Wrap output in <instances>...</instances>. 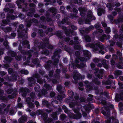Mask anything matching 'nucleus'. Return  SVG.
Returning <instances> with one entry per match:
<instances>
[{
    "label": "nucleus",
    "mask_w": 123,
    "mask_h": 123,
    "mask_svg": "<svg viewBox=\"0 0 123 123\" xmlns=\"http://www.w3.org/2000/svg\"><path fill=\"white\" fill-rule=\"evenodd\" d=\"M28 31V28H26L25 29L23 24H20L17 30L18 33V37L22 38L23 40L27 39L28 38L27 33Z\"/></svg>",
    "instance_id": "nucleus-1"
},
{
    "label": "nucleus",
    "mask_w": 123,
    "mask_h": 123,
    "mask_svg": "<svg viewBox=\"0 0 123 123\" xmlns=\"http://www.w3.org/2000/svg\"><path fill=\"white\" fill-rule=\"evenodd\" d=\"M86 46L87 47H90L92 49L94 52L98 50V48L100 49L103 48V45L99 42H95L94 43H88L86 44Z\"/></svg>",
    "instance_id": "nucleus-2"
},
{
    "label": "nucleus",
    "mask_w": 123,
    "mask_h": 123,
    "mask_svg": "<svg viewBox=\"0 0 123 123\" xmlns=\"http://www.w3.org/2000/svg\"><path fill=\"white\" fill-rule=\"evenodd\" d=\"M113 106L112 105H106L101 108V112L105 116H108L110 114V109H112Z\"/></svg>",
    "instance_id": "nucleus-3"
},
{
    "label": "nucleus",
    "mask_w": 123,
    "mask_h": 123,
    "mask_svg": "<svg viewBox=\"0 0 123 123\" xmlns=\"http://www.w3.org/2000/svg\"><path fill=\"white\" fill-rule=\"evenodd\" d=\"M10 106V105H8L4 109V111L7 112H8V114L11 115L14 114L15 111L13 108H11L9 110V109Z\"/></svg>",
    "instance_id": "nucleus-4"
},
{
    "label": "nucleus",
    "mask_w": 123,
    "mask_h": 123,
    "mask_svg": "<svg viewBox=\"0 0 123 123\" xmlns=\"http://www.w3.org/2000/svg\"><path fill=\"white\" fill-rule=\"evenodd\" d=\"M20 90L22 93V96L24 97L25 96L27 93H29L30 92V91L29 89L26 88L22 87L20 88Z\"/></svg>",
    "instance_id": "nucleus-5"
},
{
    "label": "nucleus",
    "mask_w": 123,
    "mask_h": 123,
    "mask_svg": "<svg viewBox=\"0 0 123 123\" xmlns=\"http://www.w3.org/2000/svg\"><path fill=\"white\" fill-rule=\"evenodd\" d=\"M73 79L75 80L74 81L75 84H76L77 82V80L80 79L81 76L80 74L76 71L74 73Z\"/></svg>",
    "instance_id": "nucleus-6"
},
{
    "label": "nucleus",
    "mask_w": 123,
    "mask_h": 123,
    "mask_svg": "<svg viewBox=\"0 0 123 123\" xmlns=\"http://www.w3.org/2000/svg\"><path fill=\"white\" fill-rule=\"evenodd\" d=\"M33 51H34L33 50H30L29 51L28 53V56L27 58V61H26V62L24 63L23 64L24 65H27L28 63H30V60L31 57L32 56V55L31 54L33 53Z\"/></svg>",
    "instance_id": "nucleus-7"
},
{
    "label": "nucleus",
    "mask_w": 123,
    "mask_h": 123,
    "mask_svg": "<svg viewBox=\"0 0 123 123\" xmlns=\"http://www.w3.org/2000/svg\"><path fill=\"white\" fill-rule=\"evenodd\" d=\"M81 52L80 51H76L75 52L74 54L75 57L76 59L75 61V63H79V62L78 59L80 56Z\"/></svg>",
    "instance_id": "nucleus-8"
},
{
    "label": "nucleus",
    "mask_w": 123,
    "mask_h": 123,
    "mask_svg": "<svg viewBox=\"0 0 123 123\" xmlns=\"http://www.w3.org/2000/svg\"><path fill=\"white\" fill-rule=\"evenodd\" d=\"M27 117L26 115H23L18 119V123H24L26 122Z\"/></svg>",
    "instance_id": "nucleus-9"
},
{
    "label": "nucleus",
    "mask_w": 123,
    "mask_h": 123,
    "mask_svg": "<svg viewBox=\"0 0 123 123\" xmlns=\"http://www.w3.org/2000/svg\"><path fill=\"white\" fill-rule=\"evenodd\" d=\"M111 119L112 120L111 123H119L118 120L113 117L109 118V120H106L105 123H110Z\"/></svg>",
    "instance_id": "nucleus-10"
},
{
    "label": "nucleus",
    "mask_w": 123,
    "mask_h": 123,
    "mask_svg": "<svg viewBox=\"0 0 123 123\" xmlns=\"http://www.w3.org/2000/svg\"><path fill=\"white\" fill-rule=\"evenodd\" d=\"M94 108V106L93 105L90 104L87 105H84L83 107V108L84 109L85 111L86 112L89 111L91 109Z\"/></svg>",
    "instance_id": "nucleus-11"
},
{
    "label": "nucleus",
    "mask_w": 123,
    "mask_h": 123,
    "mask_svg": "<svg viewBox=\"0 0 123 123\" xmlns=\"http://www.w3.org/2000/svg\"><path fill=\"white\" fill-rule=\"evenodd\" d=\"M104 72V70L102 69H99L98 73L96 75V76L98 77L99 79H102L103 77V75Z\"/></svg>",
    "instance_id": "nucleus-12"
},
{
    "label": "nucleus",
    "mask_w": 123,
    "mask_h": 123,
    "mask_svg": "<svg viewBox=\"0 0 123 123\" xmlns=\"http://www.w3.org/2000/svg\"><path fill=\"white\" fill-rule=\"evenodd\" d=\"M123 94V92H121L120 93V95H119L118 93H116L115 98V100L116 101L118 102L120 100H122L123 98L122 97V96Z\"/></svg>",
    "instance_id": "nucleus-13"
},
{
    "label": "nucleus",
    "mask_w": 123,
    "mask_h": 123,
    "mask_svg": "<svg viewBox=\"0 0 123 123\" xmlns=\"http://www.w3.org/2000/svg\"><path fill=\"white\" fill-rule=\"evenodd\" d=\"M87 17L89 19H91V20H95V18L92 15V11L90 10H89L87 12Z\"/></svg>",
    "instance_id": "nucleus-14"
},
{
    "label": "nucleus",
    "mask_w": 123,
    "mask_h": 123,
    "mask_svg": "<svg viewBox=\"0 0 123 123\" xmlns=\"http://www.w3.org/2000/svg\"><path fill=\"white\" fill-rule=\"evenodd\" d=\"M20 43H22L23 46H24V47L27 48L28 49H30V45L29 41L26 40L22 42H20Z\"/></svg>",
    "instance_id": "nucleus-15"
},
{
    "label": "nucleus",
    "mask_w": 123,
    "mask_h": 123,
    "mask_svg": "<svg viewBox=\"0 0 123 123\" xmlns=\"http://www.w3.org/2000/svg\"><path fill=\"white\" fill-rule=\"evenodd\" d=\"M47 64L45 66V68L47 70H49L51 68V63H52V61L50 60L47 62Z\"/></svg>",
    "instance_id": "nucleus-16"
},
{
    "label": "nucleus",
    "mask_w": 123,
    "mask_h": 123,
    "mask_svg": "<svg viewBox=\"0 0 123 123\" xmlns=\"http://www.w3.org/2000/svg\"><path fill=\"white\" fill-rule=\"evenodd\" d=\"M32 62L33 64H30L29 65L30 66L33 67L36 64L39 63V61L37 58H36L35 59H32Z\"/></svg>",
    "instance_id": "nucleus-17"
},
{
    "label": "nucleus",
    "mask_w": 123,
    "mask_h": 123,
    "mask_svg": "<svg viewBox=\"0 0 123 123\" xmlns=\"http://www.w3.org/2000/svg\"><path fill=\"white\" fill-rule=\"evenodd\" d=\"M103 31V30L101 28L96 30L93 32V34L94 35L98 36L102 33Z\"/></svg>",
    "instance_id": "nucleus-18"
},
{
    "label": "nucleus",
    "mask_w": 123,
    "mask_h": 123,
    "mask_svg": "<svg viewBox=\"0 0 123 123\" xmlns=\"http://www.w3.org/2000/svg\"><path fill=\"white\" fill-rule=\"evenodd\" d=\"M71 117L74 119H79L81 117V114L80 113L77 114H72L71 115Z\"/></svg>",
    "instance_id": "nucleus-19"
},
{
    "label": "nucleus",
    "mask_w": 123,
    "mask_h": 123,
    "mask_svg": "<svg viewBox=\"0 0 123 123\" xmlns=\"http://www.w3.org/2000/svg\"><path fill=\"white\" fill-rule=\"evenodd\" d=\"M113 74L116 76L115 78L117 79V76L122 74V72L119 70H116L114 72Z\"/></svg>",
    "instance_id": "nucleus-20"
},
{
    "label": "nucleus",
    "mask_w": 123,
    "mask_h": 123,
    "mask_svg": "<svg viewBox=\"0 0 123 123\" xmlns=\"http://www.w3.org/2000/svg\"><path fill=\"white\" fill-rule=\"evenodd\" d=\"M1 28L6 33L11 31L12 29V28L9 27H6L5 28L2 27Z\"/></svg>",
    "instance_id": "nucleus-21"
},
{
    "label": "nucleus",
    "mask_w": 123,
    "mask_h": 123,
    "mask_svg": "<svg viewBox=\"0 0 123 123\" xmlns=\"http://www.w3.org/2000/svg\"><path fill=\"white\" fill-rule=\"evenodd\" d=\"M17 79V76L15 74H13L9 78V80L12 81H14L16 80Z\"/></svg>",
    "instance_id": "nucleus-22"
},
{
    "label": "nucleus",
    "mask_w": 123,
    "mask_h": 123,
    "mask_svg": "<svg viewBox=\"0 0 123 123\" xmlns=\"http://www.w3.org/2000/svg\"><path fill=\"white\" fill-rule=\"evenodd\" d=\"M92 82L96 85H99L101 83V82L100 81L98 78H94L92 79Z\"/></svg>",
    "instance_id": "nucleus-23"
},
{
    "label": "nucleus",
    "mask_w": 123,
    "mask_h": 123,
    "mask_svg": "<svg viewBox=\"0 0 123 123\" xmlns=\"http://www.w3.org/2000/svg\"><path fill=\"white\" fill-rule=\"evenodd\" d=\"M4 93V91L0 89V99L4 100H6L7 99L6 97L5 96H2Z\"/></svg>",
    "instance_id": "nucleus-24"
},
{
    "label": "nucleus",
    "mask_w": 123,
    "mask_h": 123,
    "mask_svg": "<svg viewBox=\"0 0 123 123\" xmlns=\"http://www.w3.org/2000/svg\"><path fill=\"white\" fill-rule=\"evenodd\" d=\"M55 74L54 75L55 78L57 79H59L60 77V74L61 72V71L59 69H57L55 71Z\"/></svg>",
    "instance_id": "nucleus-25"
},
{
    "label": "nucleus",
    "mask_w": 123,
    "mask_h": 123,
    "mask_svg": "<svg viewBox=\"0 0 123 123\" xmlns=\"http://www.w3.org/2000/svg\"><path fill=\"white\" fill-rule=\"evenodd\" d=\"M4 46L7 49H10V47L9 46L8 44L9 43L7 40L6 39L3 43Z\"/></svg>",
    "instance_id": "nucleus-26"
},
{
    "label": "nucleus",
    "mask_w": 123,
    "mask_h": 123,
    "mask_svg": "<svg viewBox=\"0 0 123 123\" xmlns=\"http://www.w3.org/2000/svg\"><path fill=\"white\" fill-rule=\"evenodd\" d=\"M75 64L74 65L77 68H84L85 66V64L83 62L80 63V64L78 63Z\"/></svg>",
    "instance_id": "nucleus-27"
},
{
    "label": "nucleus",
    "mask_w": 123,
    "mask_h": 123,
    "mask_svg": "<svg viewBox=\"0 0 123 123\" xmlns=\"http://www.w3.org/2000/svg\"><path fill=\"white\" fill-rule=\"evenodd\" d=\"M83 54L86 57H87V59H89L90 56V53L86 50H83Z\"/></svg>",
    "instance_id": "nucleus-28"
},
{
    "label": "nucleus",
    "mask_w": 123,
    "mask_h": 123,
    "mask_svg": "<svg viewBox=\"0 0 123 123\" xmlns=\"http://www.w3.org/2000/svg\"><path fill=\"white\" fill-rule=\"evenodd\" d=\"M15 16L13 15H11L9 14H8L6 16L7 20L8 22H10V19L14 20L15 18Z\"/></svg>",
    "instance_id": "nucleus-29"
},
{
    "label": "nucleus",
    "mask_w": 123,
    "mask_h": 123,
    "mask_svg": "<svg viewBox=\"0 0 123 123\" xmlns=\"http://www.w3.org/2000/svg\"><path fill=\"white\" fill-rule=\"evenodd\" d=\"M105 13V10L104 9L101 8H99L98 9V15L101 16L102 14Z\"/></svg>",
    "instance_id": "nucleus-30"
},
{
    "label": "nucleus",
    "mask_w": 123,
    "mask_h": 123,
    "mask_svg": "<svg viewBox=\"0 0 123 123\" xmlns=\"http://www.w3.org/2000/svg\"><path fill=\"white\" fill-rule=\"evenodd\" d=\"M85 40L86 42H90L91 41V39L90 36L87 35H85L84 36Z\"/></svg>",
    "instance_id": "nucleus-31"
},
{
    "label": "nucleus",
    "mask_w": 123,
    "mask_h": 123,
    "mask_svg": "<svg viewBox=\"0 0 123 123\" xmlns=\"http://www.w3.org/2000/svg\"><path fill=\"white\" fill-rule=\"evenodd\" d=\"M53 62L52 64L56 68L57 67V64L59 62V59L58 58H55L54 59Z\"/></svg>",
    "instance_id": "nucleus-32"
},
{
    "label": "nucleus",
    "mask_w": 123,
    "mask_h": 123,
    "mask_svg": "<svg viewBox=\"0 0 123 123\" xmlns=\"http://www.w3.org/2000/svg\"><path fill=\"white\" fill-rule=\"evenodd\" d=\"M101 63L103 65V66L106 69L108 68L109 66L106 63V60L105 59H103L101 61Z\"/></svg>",
    "instance_id": "nucleus-33"
},
{
    "label": "nucleus",
    "mask_w": 123,
    "mask_h": 123,
    "mask_svg": "<svg viewBox=\"0 0 123 123\" xmlns=\"http://www.w3.org/2000/svg\"><path fill=\"white\" fill-rule=\"evenodd\" d=\"M27 11V16L31 17L33 16V13L35 12V11H33L32 10L30 9L28 10Z\"/></svg>",
    "instance_id": "nucleus-34"
},
{
    "label": "nucleus",
    "mask_w": 123,
    "mask_h": 123,
    "mask_svg": "<svg viewBox=\"0 0 123 123\" xmlns=\"http://www.w3.org/2000/svg\"><path fill=\"white\" fill-rule=\"evenodd\" d=\"M47 90L44 89H43L42 90L41 92L39 93V97H42L43 94L45 95L47 94Z\"/></svg>",
    "instance_id": "nucleus-35"
},
{
    "label": "nucleus",
    "mask_w": 123,
    "mask_h": 123,
    "mask_svg": "<svg viewBox=\"0 0 123 123\" xmlns=\"http://www.w3.org/2000/svg\"><path fill=\"white\" fill-rule=\"evenodd\" d=\"M42 47L43 49L41 52V54H44L46 56L48 55L49 54V51L48 50H43V49H44V48H43V47Z\"/></svg>",
    "instance_id": "nucleus-36"
},
{
    "label": "nucleus",
    "mask_w": 123,
    "mask_h": 123,
    "mask_svg": "<svg viewBox=\"0 0 123 123\" xmlns=\"http://www.w3.org/2000/svg\"><path fill=\"white\" fill-rule=\"evenodd\" d=\"M79 11L80 12V14H84L86 12V9L84 7H80L78 9Z\"/></svg>",
    "instance_id": "nucleus-37"
},
{
    "label": "nucleus",
    "mask_w": 123,
    "mask_h": 123,
    "mask_svg": "<svg viewBox=\"0 0 123 123\" xmlns=\"http://www.w3.org/2000/svg\"><path fill=\"white\" fill-rule=\"evenodd\" d=\"M51 116L54 120H56L58 119L56 112H52L51 115Z\"/></svg>",
    "instance_id": "nucleus-38"
},
{
    "label": "nucleus",
    "mask_w": 123,
    "mask_h": 123,
    "mask_svg": "<svg viewBox=\"0 0 123 123\" xmlns=\"http://www.w3.org/2000/svg\"><path fill=\"white\" fill-rule=\"evenodd\" d=\"M43 43L42 45V47L43 48L47 45V44H49V40L47 38H45L43 39Z\"/></svg>",
    "instance_id": "nucleus-39"
},
{
    "label": "nucleus",
    "mask_w": 123,
    "mask_h": 123,
    "mask_svg": "<svg viewBox=\"0 0 123 123\" xmlns=\"http://www.w3.org/2000/svg\"><path fill=\"white\" fill-rule=\"evenodd\" d=\"M37 34L41 37H43L45 35L42 29H40L38 30Z\"/></svg>",
    "instance_id": "nucleus-40"
},
{
    "label": "nucleus",
    "mask_w": 123,
    "mask_h": 123,
    "mask_svg": "<svg viewBox=\"0 0 123 123\" xmlns=\"http://www.w3.org/2000/svg\"><path fill=\"white\" fill-rule=\"evenodd\" d=\"M60 52V50H55L54 53L53 55L52 56L51 58L53 59L56 56H57Z\"/></svg>",
    "instance_id": "nucleus-41"
},
{
    "label": "nucleus",
    "mask_w": 123,
    "mask_h": 123,
    "mask_svg": "<svg viewBox=\"0 0 123 123\" xmlns=\"http://www.w3.org/2000/svg\"><path fill=\"white\" fill-rule=\"evenodd\" d=\"M62 88L63 87L61 85H57V89L60 93H62L64 92L62 90Z\"/></svg>",
    "instance_id": "nucleus-42"
},
{
    "label": "nucleus",
    "mask_w": 123,
    "mask_h": 123,
    "mask_svg": "<svg viewBox=\"0 0 123 123\" xmlns=\"http://www.w3.org/2000/svg\"><path fill=\"white\" fill-rule=\"evenodd\" d=\"M65 95L64 94L62 95H58L56 97V99L58 100L61 101L62 100L63 98L65 97Z\"/></svg>",
    "instance_id": "nucleus-43"
},
{
    "label": "nucleus",
    "mask_w": 123,
    "mask_h": 123,
    "mask_svg": "<svg viewBox=\"0 0 123 123\" xmlns=\"http://www.w3.org/2000/svg\"><path fill=\"white\" fill-rule=\"evenodd\" d=\"M42 118L45 120H46L48 117V115L45 112H43V113L41 116Z\"/></svg>",
    "instance_id": "nucleus-44"
},
{
    "label": "nucleus",
    "mask_w": 123,
    "mask_h": 123,
    "mask_svg": "<svg viewBox=\"0 0 123 123\" xmlns=\"http://www.w3.org/2000/svg\"><path fill=\"white\" fill-rule=\"evenodd\" d=\"M62 32H61V31H56L55 33V34L57 36H58L59 38H62Z\"/></svg>",
    "instance_id": "nucleus-45"
},
{
    "label": "nucleus",
    "mask_w": 123,
    "mask_h": 123,
    "mask_svg": "<svg viewBox=\"0 0 123 123\" xmlns=\"http://www.w3.org/2000/svg\"><path fill=\"white\" fill-rule=\"evenodd\" d=\"M30 96L32 99H35L37 98L35 93L34 92H32L30 93Z\"/></svg>",
    "instance_id": "nucleus-46"
},
{
    "label": "nucleus",
    "mask_w": 123,
    "mask_h": 123,
    "mask_svg": "<svg viewBox=\"0 0 123 123\" xmlns=\"http://www.w3.org/2000/svg\"><path fill=\"white\" fill-rule=\"evenodd\" d=\"M43 48L45 49L48 48L50 49H53L54 47L52 45L49 43L48 44H47V45L44 46Z\"/></svg>",
    "instance_id": "nucleus-47"
},
{
    "label": "nucleus",
    "mask_w": 123,
    "mask_h": 123,
    "mask_svg": "<svg viewBox=\"0 0 123 123\" xmlns=\"http://www.w3.org/2000/svg\"><path fill=\"white\" fill-rule=\"evenodd\" d=\"M90 31L88 27L86 28L85 30H80V32L82 34H84L85 32H88Z\"/></svg>",
    "instance_id": "nucleus-48"
},
{
    "label": "nucleus",
    "mask_w": 123,
    "mask_h": 123,
    "mask_svg": "<svg viewBox=\"0 0 123 123\" xmlns=\"http://www.w3.org/2000/svg\"><path fill=\"white\" fill-rule=\"evenodd\" d=\"M49 10L50 12L54 13V15L56 14L57 12L56 9L53 7L50 8L49 9Z\"/></svg>",
    "instance_id": "nucleus-49"
},
{
    "label": "nucleus",
    "mask_w": 123,
    "mask_h": 123,
    "mask_svg": "<svg viewBox=\"0 0 123 123\" xmlns=\"http://www.w3.org/2000/svg\"><path fill=\"white\" fill-rule=\"evenodd\" d=\"M5 91L6 93L8 94H10L11 93L13 92V89L12 88H11L6 90Z\"/></svg>",
    "instance_id": "nucleus-50"
},
{
    "label": "nucleus",
    "mask_w": 123,
    "mask_h": 123,
    "mask_svg": "<svg viewBox=\"0 0 123 123\" xmlns=\"http://www.w3.org/2000/svg\"><path fill=\"white\" fill-rule=\"evenodd\" d=\"M106 35L105 34H104L100 37L99 38V40L102 42H103L106 38Z\"/></svg>",
    "instance_id": "nucleus-51"
},
{
    "label": "nucleus",
    "mask_w": 123,
    "mask_h": 123,
    "mask_svg": "<svg viewBox=\"0 0 123 123\" xmlns=\"http://www.w3.org/2000/svg\"><path fill=\"white\" fill-rule=\"evenodd\" d=\"M33 23V18L30 19L27 21V24L26 25V26L27 27H30L31 25V24Z\"/></svg>",
    "instance_id": "nucleus-52"
},
{
    "label": "nucleus",
    "mask_w": 123,
    "mask_h": 123,
    "mask_svg": "<svg viewBox=\"0 0 123 123\" xmlns=\"http://www.w3.org/2000/svg\"><path fill=\"white\" fill-rule=\"evenodd\" d=\"M88 96L89 97L87 98L86 100L88 102H90L93 99L92 98L93 96V95L90 94H89Z\"/></svg>",
    "instance_id": "nucleus-53"
},
{
    "label": "nucleus",
    "mask_w": 123,
    "mask_h": 123,
    "mask_svg": "<svg viewBox=\"0 0 123 123\" xmlns=\"http://www.w3.org/2000/svg\"><path fill=\"white\" fill-rule=\"evenodd\" d=\"M29 6H30L32 7L30 9H31V10H32L33 11H35V9L36 7L35 5L33 3H31L29 4Z\"/></svg>",
    "instance_id": "nucleus-54"
},
{
    "label": "nucleus",
    "mask_w": 123,
    "mask_h": 123,
    "mask_svg": "<svg viewBox=\"0 0 123 123\" xmlns=\"http://www.w3.org/2000/svg\"><path fill=\"white\" fill-rule=\"evenodd\" d=\"M43 111L41 110H37L36 112L37 115L38 116L41 115V116L43 113Z\"/></svg>",
    "instance_id": "nucleus-55"
},
{
    "label": "nucleus",
    "mask_w": 123,
    "mask_h": 123,
    "mask_svg": "<svg viewBox=\"0 0 123 123\" xmlns=\"http://www.w3.org/2000/svg\"><path fill=\"white\" fill-rule=\"evenodd\" d=\"M73 32V31L67 30L65 31V33L67 36H69L70 33H72Z\"/></svg>",
    "instance_id": "nucleus-56"
},
{
    "label": "nucleus",
    "mask_w": 123,
    "mask_h": 123,
    "mask_svg": "<svg viewBox=\"0 0 123 123\" xmlns=\"http://www.w3.org/2000/svg\"><path fill=\"white\" fill-rule=\"evenodd\" d=\"M16 92H13V94L11 95H9L8 97L9 98L12 99L14 98L16 96Z\"/></svg>",
    "instance_id": "nucleus-57"
},
{
    "label": "nucleus",
    "mask_w": 123,
    "mask_h": 123,
    "mask_svg": "<svg viewBox=\"0 0 123 123\" xmlns=\"http://www.w3.org/2000/svg\"><path fill=\"white\" fill-rule=\"evenodd\" d=\"M42 104L43 105H46L47 107H49V105L48 101L46 100H43L42 102Z\"/></svg>",
    "instance_id": "nucleus-58"
},
{
    "label": "nucleus",
    "mask_w": 123,
    "mask_h": 123,
    "mask_svg": "<svg viewBox=\"0 0 123 123\" xmlns=\"http://www.w3.org/2000/svg\"><path fill=\"white\" fill-rule=\"evenodd\" d=\"M58 103V102L56 100H54L51 102L52 105L54 107H56Z\"/></svg>",
    "instance_id": "nucleus-59"
},
{
    "label": "nucleus",
    "mask_w": 123,
    "mask_h": 123,
    "mask_svg": "<svg viewBox=\"0 0 123 123\" xmlns=\"http://www.w3.org/2000/svg\"><path fill=\"white\" fill-rule=\"evenodd\" d=\"M20 72L21 74H27L29 73V72L27 70L25 69L21 70L20 71Z\"/></svg>",
    "instance_id": "nucleus-60"
},
{
    "label": "nucleus",
    "mask_w": 123,
    "mask_h": 123,
    "mask_svg": "<svg viewBox=\"0 0 123 123\" xmlns=\"http://www.w3.org/2000/svg\"><path fill=\"white\" fill-rule=\"evenodd\" d=\"M9 22L7 20V18H6V20H2V22L3 24H2V26H4L7 24Z\"/></svg>",
    "instance_id": "nucleus-61"
},
{
    "label": "nucleus",
    "mask_w": 123,
    "mask_h": 123,
    "mask_svg": "<svg viewBox=\"0 0 123 123\" xmlns=\"http://www.w3.org/2000/svg\"><path fill=\"white\" fill-rule=\"evenodd\" d=\"M44 86L47 90H49L52 89V86L48 84H45L44 85Z\"/></svg>",
    "instance_id": "nucleus-62"
},
{
    "label": "nucleus",
    "mask_w": 123,
    "mask_h": 123,
    "mask_svg": "<svg viewBox=\"0 0 123 123\" xmlns=\"http://www.w3.org/2000/svg\"><path fill=\"white\" fill-rule=\"evenodd\" d=\"M46 122V123H51L53 121V119L51 117L45 120Z\"/></svg>",
    "instance_id": "nucleus-63"
},
{
    "label": "nucleus",
    "mask_w": 123,
    "mask_h": 123,
    "mask_svg": "<svg viewBox=\"0 0 123 123\" xmlns=\"http://www.w3.org/2000/svg\"><path fill=\"white\" fill-rule=\"evenodd\" d=\"M62 108L63 110H64L65 112L67 113H68L69 112V111L65 106L63 105L62 106Z\"/></svg>",
    "instance_id": "nucleus-64"
}]
</instances>
